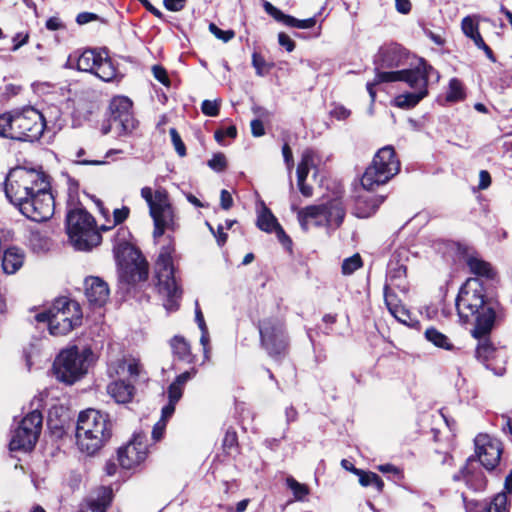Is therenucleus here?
<instances>
[{
	"label": "nucleus",
	"instance_id": "nucleus-1",
	"mask_svg": "<svg viewBox=\"0 0 512 512\" xmlns=\"http://www.w3.org/2000/svg\"><path fill=\"white\" fill-rule=\"evenodd\" d=\"M5 195L28 219L49 220L55 210L48 176L41 170L16 167L5 180Z\"/></svg>",
	"mask_w": 512,
	"mask_h": 512
},
{
	"label": "nucleus",
	"instance_id": "nucleus-2",
	"mask_svg": "<svg viewBox=\"0 0 512 512\" xmlns=\"http://www.w3.org/2000/svg\"><path fill=\"white\" fill-rule=\"evenodd\" d=\"M497 304L485 295L483 283L477 278L468 279L460 288L456 298V309L460 320L472 323V335L480 338L490 333L496 319Z\"/></svg>",
	"mask_w": 512,
	"mask_h": 512
},
{
	"label": "nucleus",
	"instance_id": "nucleus-3",
	"mask_svg": "<svg viewBox=\"0 0 512 512\" xmlns=\"http://www.w3.org/2000/svg\"><path fill=\"white\" fill-rule=\"evenodd\" d=\"M111 437L108 416L95 409L80 412L76 426V444L81 452L94 455Z\"/></svg>",
	"mask_w": 512,
	"mask_h": 512
},
{
	"label": "nucleus",
	"instance_id": "nucleus-4",
	"mask_svg": "<svg viewBox=\"0 0 512 512\" xmlns=\"http://www.w3.org/2000/svg\"><path fill=\"white\" fill-rule=\"evenodd\" d=\"M35 319L39 323L47 322L51 335L62 336L81 324L82 311L78 302L60 298L49 311L38 313Z\"/></svg>",
	"mask_w": 512,
	"mask_h": 512
},
{
	"label": "nucleus",
	"instance_id": "nucleus-5",
	"mask_svg": "<svg viewBox=\"0 0 512 512\" xmlns=\"http://www.w3.org/2000/svg\"><path fill=\"white\" fill-rule=\"evenodd\" d=\"M141 197L146 201L149 214L153 219L155 240L165 231H174L177 228V216L166 190L160 188L153 192L150 187H143Z\"/></svg>",
	"mask_w": 512,
	"mask_h": 512
},
{
	"label": "nucleus",
	"instance_id": "nucleus-6",
	"mask_svg": "<svg viewBox=\"0 0 512 512\" xmlns=\"http://www.w3.org/2000/svg\"><path fill=\"white\" fill-rule=\"evenodd\" d=\"M66 229L71 244L77 250L88 251L101 242L94 217L82 208L68 213Z\"/></svg>",
	"mask_w": 512,
	"mask_h": 512
},
{
	"label": "nucleus",
	"instance_id": "nucleus-7",
	"mask_svg": "<svg viewBox=\"0 0 512 512\" xmlns=\"http://www.w3.org/2000/svg\"><path fill=\"white\" fill-rule=\"evenodd\" d=\"M94 359V353L90 348L80 350L73 346L64 349L54 362L56 378L66 384H73L87 373Z\"/></svg>",
	"mask_w": 512,
	"mask_h": 512
},
{
	"label": "nucleus",
	"instance_id": "nucleus-8",
	"mask_svg": "<svg viewBox=\"0 0 512 512\" xmlns=\"http://www.w3.org/2000/svg\"><path fill=\"white\" fill-rule=\"evenodd\" d=\"M400 171V161L391 145L380 148L361 178V187L378 188L388 183Z\"/></svg>",
	"mask_w": 512,
	"mask_h": 512
},
{
	"label": "nucleus",
	"instance_id": "nucleus-9",
	"mask_svg": "<svg viewBox=\"0 0 512 512\" xmlns=\"http://www.w3.org/2000/svg\"><path fill=\"white\" fill-rule=\"evenodd\" d=\"M429 78H434L435 82H438L440 80V74L431 65L421 59L414 68L377 73L375 83L403 81L413 91L427 96Z\"/></svg>",
	"mask_w": 512,
	"mask_h": 512
},
{
	"label": "nucleus",
	"instance_id": "nucleus-10",
	"mask_svg": "<svg viewBox=\"0 0 512 512\" xmlns=\"http://www.w3.org/2000/svg\"><path fill=\"white\" fill-rule=\"evenodd\" d=\"M140 364L134 358H124L109 366L108 372L111 377L119 376L121 379L113 381L107 386L108 394L117 403H127L134 395V386L124 381V378H136L140 374Z\"/></svg>",
	"mask_w": 512,
	"mask_h": 512
},
{
	"label": "nucleus",
	"instance_id": "nucleus-11",
	"mask_svg": "<svg viewBox=\"0 0 512 512\" xmlns=\"http://www.w3.org/2000/svg\"><path fill=\"white\" fill-rule=\"evenodd\" d=\"M171 247H163L155 264V273L161 293L167 296L164 304L168 311L176 310L181 291L174 276V267L171 256Z\"/></svg>",
	"mask_w": 512,
	"mask_h": 512
},
{
	"label": "nucleus",
	"instance_id": "nucleus-12",
	"mask_svg": "<svg viewBox=\"0 0 512 512\" xmlns=\"http://www.w3.org/2000/svg\"><path fill=\"white\" fill-rule=\"evenodd\" d=\"M43 417L40 411L33 410L20 419L11 431L9 447L11 451H31L40 436Z\"/></svg>",
	"mask_w": 512,
	"mask_h": 512
},
{
	"label": "nucleus",
	"instance_id": "nucleus-13",
	"mask_svg": "<svg viewBox=\"0 0 512 512\" xmlns=\"http://www.w3.org/2000/svg\"><path fill=\"white\" fill-rule=\"evenodd\" d=\"M297 218L305 231L311 226H339L344 218V210L338 203L330 207L325 204L310 205L299 209Z\"/></svg>",
	"mask_w": 512,
	"mask_h": 512
},
{
	"label": "nucleus",
	"instance_id": "nucleus-14",
	"mask_svg": "<svg viewBox=\"0 0 512 512\" xmlns=\"http://www.w3.org/2000/svg\"><path fill=\"white\" fill-rule=\"evenodd\" d=\"M13 139L19 141L38 140L45 129L46 122L43 114L33 107H26L13 112Z\"/></svg>",
	"mask_w": 512,
	"mask_h": 512
},
{
	"label": "nucleus",
	"instance_id": "nucleus-15",
	"mask_svg": "<svg viewBox=\"0 0 512 512\" xmlns=\"http://www.w3.org/2000/svg\"><path fill=\"white\" fill-rule=\"evenodd\" d=\"M76 67L79 71L94 74L105 82L117 77V69L106 51L84 50L76 57Z\"/></svg>",
	"mask_w": 512,
	"mask_h": 512
},
{
	"label": "nucleus",
	"instance_id": "nucleus-16",
	"mask_svg": "<svg viewBox=\"0 0 512 512\" xmlns=\"http://www.w3.org/2000/svg\"><path fill=\"white\" fill-rule=\"evenodd\" d=\"M259 332L261 344L267 353L278 358L287 351V338L281 321L277 319H264L260 322Z\"/></svg>",
	"mask_w": 512,
	"mask_h": 512
},
{
	"label": "nucleus",
	"instance_id": "nucleus-17",
	"mask_svg": "<svg viewBox=\"0 0 512 512\" xmlns=\"http://www.w3.org/2000/svg\"><path fill=\"white\" fill-rule=\"evenodd\" d=\"M475 454L481 465L488 471L495 469L503 451L499 439L485 433L478 434L474 439Z\"/></svg>",
	"mask_w": 512,
	"mask_h": 512
},
{
	"label": "nucleus",
	"instance_id": "nucleus-18",
	"mask_svg": "<svg viewBox=\"0 0 512 512\" xmlns=\"http://www.w3.org/2000/svg\"><path fill=\"white\" fill-rule=\"evenodd\" d=\"M147 452L145 436L137 434L125 446L119 448V464L124 469H133L146 459Z\"/></svg>",
	"mask_w": 512,
	"mask_h": 512
},
{
	"label": "nucleus",
	"instance_id": "nucleus-19",
	"mask_svg": "<svg viewBox=\"0 0 512 512\" xmlns=\"http://www.w3.org/2000/svg\"><path fill=\"white\" fill-rule=\"evenodd\" d=\"M375 189L362 187V190L357 191V195L354 196V216L368 218L377 211L385 197L374 194Z\"/></svg>",
	"mask_w": 512,
	"mask_h": 512
},
{
	"label": "nucleus",
	"instance_id": "nucleus-20",
	"mask_svg": "<svg viewBox=\"0 0 512 512\" xmlns=\"http://www.w3.org/2000/svg\"><path fill=\"white\" fill-rule=\"evenodd\" d=\"M132 102L126 97H117L111 102L112 122L121 127L123 133H131L137 127V121L130 112Z\"/></svg>",
	"mask_w": 512,
	"mask_h": 512
},
{
	"label": "nucleus",
	"instance_id": "nucleus-21",
	"mask_svg": "<svg viewBox=\"0 0 512 512\" xmlns=\"http://www.w3.org/2000/svg\"><path fill=\"white\" fill-rule=\"evenodd\" d=\"M84 292L89 304L95 307L105 305L110 295L108 284L103 279L95 276L85 279Z\"/></svg>",
	"mask_w": 512,
	"mask_h": 512
},
{
	"label": "nucleus",
	"instance_id": "nucleus-22",
	"mask_svg": "<svg viewBox=\"0 0 512 512\" xmlns=\"http://www.w3.org/2000/svg\"><path fill=\"white\" fill-rule=\"evenodd\" d=\"M257 226L260 230L272 233L275 232L278 240L285 247H290L291 240L284 232L281 225L278 223L277 218L273 215L271 210L267 208L264 204L261 205V208L258 210L257 215Z\"/></svg>",
	"mask_w": 512,
	"mask_h": 512
},
{
	"label": "nucleus",
	"instance_id": "nucleus-23",
	"mask_svg": "<svg viewBox=\"0 0 512 512\" xmlns=\"http://www.w3.org/2000/svg\"><path fill=\"white\" fill-rule=\"evenodd\" d=\"M406 274V266L398 260L391 259L388 264L384 294L386 292H393V289H398L402 293H407L409 285L406 280Z\"/></svg>",
	"mask_w": 512,
	"mask_h": 512
},
{
	"label": "nucleus",
	"instance_id": "nucleus-24",
	"mask_svg": "<svg viewBox=\"0 0 512 512\" xmlns=\"http://www.w3.org/2000/svg\"><path fill=\"white\" fill-rule=\"evenodd\" d=\"M474 461L468 459L465 466L453 476L454 480H463L468 487L480 491L486 487V478L480 470L474 468Z\"/></svg>",
	"mask_w": 512,
	"mask_h": 512
},
{
	"label": "nucleus",
	"instance_id": "nucleus-25",
	"mask_svg": "<svg viewBox=\"0 0 512 512\" xmlns=\"http://www.w3.org/2000/svg\"><path fill=\"white\" fill-rule=\"evenodd\" d=\"M384 299L390 314L400 323L410 325V322L412 321L410 312L400 303L395 293L386 292Z\"/></svg>",
	"mask_w": 512,
	"mask_h": 512
},
{
	"label": "nucleus",
	"instance_id": "nucleus-26",
	"mask_svg": "<svg viewBox=\"0 0 512 512\" xmlns=\"http://www.w3.org/2000/svg\"><path fill=\"white\" fill-rule=\"evenodd\" d=\"M24 263V253L21 249L10 247L5 250L2 258V268L6 274L16 273Z\"/></svg>",
	"mask_w": 512,
	"mask_h": 512
},
{
	"label": "nucleus",
	"instance_id": "nucleus-27",
	"mask_svg": "<svg viewBox=\"0 0 512 512\" xmlns=\"http://www.w3.org/2000/svg\"><path fill=\"white\" fill-rule=\"evenodd\" d=\"M173 354L180 360L192 363L194 356L191 353L190 344L182 336H174L170 341Z\"/></svg>",
	"mask_w": 512,
	"mask_h": 512
},
{
	"label": "nucleus",
	"instance_id": "nucleus-28",
	"mask_svg": "<svg viewBox=\"0 0 512 512\" xmlns=\"http://www.w3.org/2000/svg\"><path fill=\"white\" fill-rule=\"evenodd\" d=\"M184 388L172 382L167 390L168 403L162 408L163 417L171 418L175 411V406L183 395Z\"/></svg>",
	"mask_w": 512,
	"mask_h": 512
},
{
	"label": "nucleus",
	"instance_id": "nucleus-29",
	"mask_svg": "<svg viewBox=\"0 0 512 512\" xmlns=\"http://www.w3.org/2000/svg\"><path fill=\"white\" fill-rule=\"evenodd\" d=\"M424 335L427 341L438 348L452 350L454 347L450 339L436 328L430 327L426 329Z\"/></svg>",
	"mask_w": 512,
	"mask_h": 512
},
{
	"label": "nucleus",
	"instance_id": "nucleus-30",
	"mask_svg": "<svg viewBox=\"0 0 512 512\" xmlns=\"http://www.w3.org/2000/svg\"><path fill=\"white\" fill-rule=\"evenodd\" d=\"M398 47L396 45H389L381 47L376 61L381 63L382 66L393 67L398 65L397 58Z\"/></svg>",
	"mask_w": 512,
	"mask_h": 512
},
{
	"label": "nucleus",
	"instance_id": "nucleus-31",
	"mask_svg": "<svg viewBox=\"0 0 512 512\" xmlns=\"http://www.w3.org/2000/svg\"><path fill=\"white\" fill-rule=\"evenodd\" d=\"M354 475L359 477V483L364 487H374L377 492H381L383 489V481L381 478L373 472H366L361 469H356L354 467Z\"/></svg>",
	"mask_w": 512,
	"mask_h": 512
},
{
	"label": "nucleus",
	"instance_id": "nucleus-32",
	"mask_svg": "<svg viewBox=\"0 0 512 512\" xmlns=\"http://www.w3.org/2000/svg\"><path fill=\"white\" fill-rule=\"evenodd\" d=\"M315 157L313 150L306 149L303 151L297 167V178H307L310 170L316 167Z\"/></svg>",
	"mask_w": 512,
	"mask_h": 512
},
{
	"label": "nucleus",
	"instance_id": "nucleus-33",
	"mask_svg": "<svg viewBox=\"0 0 512 512\" xmlns=\"http://www.w3.org/2000/svg\"><path fill=\"white\" fill-rule=\"evenodd\" d=\"M425 97V95L416 91L406 92L398 95L394 99V104L399 108L409 109L415 107Z\"/></svg>",
	"mask_w": 512,
	"mask_h": 512
},
{
	"label": "nucleus",
	"instance_id": "nucleus-34",
	"mask_svg": "<svg viewBox=\"0 0 512 512\" xmlns=\"http://www.w3.org/2000/svg\"><path fill=\"white\" fill-rule=\"evenodd\" d=\"M466 262L471 272L474 274L488 278L493 276L492 267L488 262H485L476 256H469Z\"/></svg>",
	"mask_w": 512,
	"mask_h": 512
},
{
	"label": "nucleus",
	"instance_id": "nucleus-35",
	"mask_svg": "<svg viewBox=\"0 0 512 512\" xmlns=\"http://www.w3.org/2000/svg\"><path fill=\"white\" fill-rule=\"evenodd\" d=\"M465 98L464 87L457 78H452L449 81V86L446 94V101L458 102Z\"/></svg>",
	"mask_w": 512,
	"mask_h": 512
},
{
	"label": "nucleus",
	"instance_id": "nucleus-36",
	"mask_svg": "<svg viewBox=\"0 0 512 512\" xmlns=\"http://www.w3.org/2000/svg\"><path fill=\"white\" fill-rule=\"evenodd\" d=\"M461 29L468 38L479 33V16L469 15L464 17L461 22Z\"/></svg>",
	"mask_w": 512,
	"mask_h": 512
},
{
	"label": "nucleus",
	"instance_id": "nucleus-37",
	"mask_svg": "<svg viewBox=\"0 0 512 512\" xmlns=\"http://www.w3.org/2000/svg\"><path fill=\"white\" fill-rule=\"evenodd\" d=\"M486 512H509V504L506 492H500L494 496Z\"/></svg>",
	"mask_w": 512,
	"mask_h": 512
},
{
	"label": "nucleus",
	"instance_id": "nucleus-38",
	"mask_svg": "<svg viewBox=\"0 0 512 512\" xmlns=\"http://www.w3.org/2000/svg\"><path fill=\"white\" fill-rule=\"evenodd\" d=\"M286 484L288 488L293 492V495L297 501L304 500V498L309 494L308 486L298 482L293 477H287Z\"/></svg>",
	"mask_w": 512,
	"mask_h": 512
},
{
	"label": "nucleus",
	"instance_id": "nucleus-39",
	"mask_svg": "<svg viewBox=\"0 0 512 512\" xmlns=\"http://www.w3.org/2000/svg\"><path fill=\"white\" fill-rule=\"evenodd\" d=\"M13 112L0 115V137L13 139Z\"/></svg>",
	"mask_w": 512,
	"mask_h": 512
},
{
	"label": "nucleus",
	"instance_id": "nucleus-40",
	"mask_svg": "<svg viewBox=\"0 0 512 512\" xmlns=\"http://www.w3.org/2000/svg\"><path fill=\"white\" fill-rule=\"evenodd\" d=\"M496 353L495 349L487 341L479 343L476 349V356L482 361H488Z\"/></svg>",
	"mask_w": 512,
	"mask_h": 512
},
{
	"label": "nucleus",
	"instance_id": "nucleus-41",
	"mask_svg": "<svg viewBox=\"0 0 512 512\" xmlns=\"http://www.w3.org/2000/svg\"><path fill=\"white\" fill-rule=\"evenodd\" d=\"M169 132H170L172 144H173L177 154L180 157H184L186 155V148H185V145H184L179 133L177 132V130L175 128H171Z\"/></svg>",
	"mask_w": 512,
	"mask_h": 512
},
{
	"label": "nucleus",
	"instance_id": "nucleus-42",
	"mask_svg": "<svg viewBox=\"0 0 512 512\" xmlns=\"http://www.w3.org/2000/svg\"><path fill=\"white\" fill-rule=\"evenodd\" d=\"M208 166L216 172H222L227 166L226 157L222 153H217L208 161Z\"/></svg>",
	"mask_w": 512,
	"mask_h": 512
},
{
	"label": "nucleus",
	"instance_id": "nucleus-43",
	"mask_svg": "<svg viewBox=\"0 0 512 512\" xmlns=\"http://www.w3.org/2000/svg\"><path fill=\"white\" fill-rule=\"evenodd\" d=\"M220 102L217 100H204L201 105V110L206 116L215 117L219 114Z\"/></svg>",
	"mask_w": 512,
	"mask_h": 512
},
{
	"label": "nucleus",
	"instance_id": "nucleus-44",
	"mask_svg": "<svg viewBox=\"0 0 512 512\" xmlns=\"http://www.w3.org/2000/svg\"><path fill=\"white\" fill-rule=\"evenodd\" d=\"M209 30L210 32L218 39L224 41V42H228L230 41L234 36H235V33L234 31L232 30H221L220 28H218L214 23H211L209 25Z\"/></svg>",
	"mask_w": 512,
	"mask_h": 512
},
{
	"label": "nucleus",
	"instance_id": "nucleus-45",
	"mask_svg": "<svg viewBox=\"0 0 512 512\" xmlns=\"http://www.w3.org/2000/svg\"><path fill=\"white\" fill-rule=\"evenodd\" d=\"M170 418H164L163 417V410H161V418L160 420L154 425L152 430V438L155 441H159L165 431L166 423Z\"/></svg>",
	"mask_w": 512,
	"mask_h": 512
},
{
	"label": "nucleus",
	"instance_id": "nucleus-46",
	"mask_svg": "<svg viewBox=\"0 0 512 512\" xmlns=\"http://www.w3.org/2000/svg\"><path fill=\"white\" fill-rule=\"evenodd\" d=\"M252 65L255 68L257 75L263 76L266 73V61L256 52L252 55Z\"/></svg>",
	"mask_w": 512,
	"mask_h": 512
},
{
	"label": "nucleus",
	"instance_id": "nucleus-47",
	"mask_svg": "<svg viewBox=\"0 0 512 512\" xmlns=\"http://www.w3.org/2000/svg\"><path fill=\"white\" fill-rule=\"evenodd\" d=\"M130 213V209L127 206H123L121 208H116L113 211V224L112 226H115L117 224H121L124 222Z\"/></svg>",
	"mask_w": 512,
	"mask_h": 512
},
{
	"label": "nucleus",
	"instance_id": "nucleus-48",
	"mask_svg": "<svg viewBox=\"0 0 512 512\" xmlns=\"http://www.w3.org/2000/svg\"><path fill=\"white\" fill-rule=\"evenodd\" d=\"M236 135H237L236 127L235 126H229V127L225 128V129L216 131L215 132V139L219 143H222L223 139L225 137L235 138Z\"/></svg>",
	"mask_w": 512,
	"mask_h": 512
},
{
	"label": "nucleus",
	"instance_id": "nucleus-49",
	"mask_svg": "<svg viewBox=\"0 0 512 512\" xmlns=\"http://www.w3.org/2000/svg\"><path fill=\"white\" fill-rule=\"evenodd\" d=\"M369 286H370V275H369V272H367L363 276L359 277L357 292L359 294H364L366 297H368L369 296Z\"/></svg>",
	"mask_w": 512,
	"mask_h": 512
},
{
	"label": "nucleus",
	"instance_id": "nucleus-50",
	"mask_svg": "<svg viewBox=\"0 0 512 512\" xmlns=\"http://www.w3.org/2000/svg\"><path fill=\"white\" fill-rule=\"evenodd\" d=\"M196 373H197V370L195 368H192V369L185 371V372L181 373L180 375H178L173 382L184 388L185 384L189 380H191L196 375Z\"/></svg>",
	"mask_w": 512,
	"mask_h": 512
},
{
	"label": "nucleus",
	"instance_id": "nucleus-51",
	"mask_svg": "<svg viewBox=\"0 0 512 512\" xmlns=\"http://www.w3.org/2000/svg\"><path fill=\"white\" fill-rule=\"evenodd\" d=\"M28 40H29V34L28 33H23V32H20V33H17L12 41H13V47H12V51H17L19 50L23 45L27 44L28 43Z\"/></svg>",
	"mask_w": 512,
	"mask_h": 512
},
{
	"label": "nucleus",
	"instance_id": "nucleus-52",
	"mask_svg": "<svg viewBox=\"0 0 512 512\" xmlns=\"http://www.w3.org/2000/svg\"><path fill=\"white\" fill-rule=\"evenodd\" d=\"M154 77L163 85H169V78L166 70L161 66H153L152 68Z\"/></svg>",
	"mask_w": 512,
	"mask_h": 512
},
{
	"label": "nucleus",
	"instance_id": "nucleus-53",
	"mask_svg": "<svg viewBox=\"0 0 512 512\" xmlns=\"http://www.w3.org/2000/svg\"><path fill=\"white\" fill-rule=\"evenodd\" d=\"M278 42L281 46H283L288 52H292L295 48V42L285 33H279Z\"/></svg>",
	"mask_w": 512,
	"mask_h": 512
},
{
	"label": "nucleus",
	"instance_id": "nucleus-54",
	"mask_svg": "<svg viewBox=\"0 0 512 512\" xmlns=\"http://www.w3.org/2000/svg\"><path fill=\"white\" fill-rule=\"evenodd\" d=\"M200 343L203 346L204 359L208 360L210 357L208 329L201 330Z\"/></svg>",
	"mask_w": 512,
	"mask_h": 512
},
{
	"label": "nucleus",
	"instance_id": "nucleus-55",
	"mask_svg": "<svg viewBox=\"0 0 512 512\" xmlns=\"http://www.w3.org/2000/svg\"><path fill=\"white\" fill-rule=\"evenodd\" d=\"M264 10L269 14L271 15L275 20L277 21H281L282 17H283V12L280 11L278 8H276L275 6H273L270 2H265L264 3Z\"/></svg>",
	"mask_w": 512,
	"mask_h": 512
},
{
	"label": "nucleus",
	"instance_id": "nucleus-56",
	"mask_svg": "<svg viewBox=\"0 0 512 512\" xmlns=\"http://www.w3.org/2000/svg\"><path fill=\"white\" fill-rule=\"evenodd\" d=\"M264 10L269 14L271 15L275 20L277 21H281L282 17H283V12L280 11L278 8H276L275 6H273L270 2H265L264 3Z\"/></svg>",
	"mask_w": 512,
	"mask_h": 512
},
{
	"label": "nucleus",
	"instance_id": "nucleus-57",
	"mask_svg": "<svg viewBox=\"0 0 512 512\" xmlns=\"http://www.w3.org/2000/svg\"><path fill=\"white\" fill-rule=\"evenodd\" d=\"M220 204L224 210H229L233 205L232 195L227 190H222L220 195Z\"/></svg>",
	"mask_w": 512,
	"mask_h": 512
},
{
	"label": "nucleus",
	"instance_id": "nucleus-58",
	"mask_svg": "<svg viewBox=\"0 0 512 512\" xmlns=\"http://www.w3.org/2000/svg\"><path fill=\"white\" fill-rule=\"evenodd\" d=\"M395 8L400 14H408L411 11L412 4L410 0H395Z\"/></svg>",
	"mask_w": 512,
	"mask_h": 512
},
{
	"label": "nucleus",
	"instance_id": "nucleus-59",
	"mask_svg": "<svg viewBox=\"0 0 512 512\" xmlns=\"http://www.w3.org/2000/svg\"><path fill=\"white\" fill-rule=\"evenodd\" d=\"M98 16L94 13H90V12H82V13H79L76 17V22L79 24V25H84V24H87L89 22H92L94 20H97Z\"/></svg>",
	"mask_w": 512,
	"mask_h": 512
},
{
	"label": "nucleus",
	"instance_id": "nucleus-60",
	"mask_svg": "<svg viewBox=\"0 0 512 512\" xmlns=\"http://www.w3.org/2000/svg\"><path fill=\"white\" fill-rule=\"evenodd\" d=\"M251 131L253 136L260 137L265 134L264 125L261 120L254 119L251 121Z\"/></svg>",
	"mask_w": 512,
	"mask_h": 512
},
{
	"label": "nucleus",
	"instance_id": "nucleus-61",
	"mask_svg": "<svg viewBox=\"0 0 512 512\" xmlns=\"http://www.w3.org/2000/svg\"><path fill=\"white\" fill-rule=\"evenodd\" d=\"M491 184L490 174L486 170H481L479 173V185L480 190L487 189Z\"/></svg>",
	"mask_w": 512,
	"mask_h": 512
},
{
	"label": "nucleus",
	"instance_id": "nucleus-62",
	"mask_svg": "<svg viewBox=\"0 0 512 512\" xmlns=\"http://www.w3.org/2000/svg\"><path fill=\"white\" fill-rule=\"evenodd\" d=\"M306 178H297L298 188L301 194L305 197H311L313 195V188L305 183Z\"/></svg>",
	"mask_w": 512,
	"mask_h": 512
},
{
	"label": "nucleus",
	"instance_id": "nucleus-63",
	"mask_svg": "<svg viewBox=\"0 0 512 512\" xmlns=\"http://www.w3.org/2000/svg\"><path fill=\"white\" fill-rule=\"evenodd\" d=\"M186 0H164L165 7L170 11H180L183 9Z\"/></svg>",
	"mask_w": 512,
	"mask_h": 512
},
{
	"label": "nucleus",
	"instance_id": "nucleus-64",
	"mask_svg": "<svg viewBox=\"0 0 512 512\" xmlns=\"http://www.w3.org/2000/svg\"><path fill=\"white\" fill-rule=\"evenodd\" d=\"M63 27V23L58 17H51L46 22V28L51 31H56Z\"/></svg>",
	"mask_w": 512,
	"mask_h": 512
}]
</instances>
